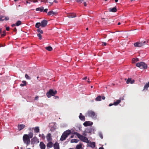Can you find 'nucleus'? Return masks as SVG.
I'll return each mask as SVG.
<instances>
[{
  "mask_svg": "<svg viewBox=\"0 0 149 149\" xmlns=\"http://www.w3.org/2000/svg\"><path fill=\"white\" fill-rule=\"evenodd\" d=\"M38 98V96H36L35 98V100H37Z\"/></svg>",
  "mask_w": 149,
  "mask_h": 149,
  "instance_id": "nucleus-46",
  "label": "nucleus"
},
{
  "mask_svg": "<svg viewBox=\"0 0 149 149\" xmlns=\"http://www.w3.org/2000/svg\"><path fill=\"white\" fill-rule=\"evenodd\" d=\"M93 86H91V88H93Z\"/></svg>",
  "mask_w": 149,
  "mask_h": 149,
  "instance_id": "nucleus-64",
  "label": "nucleus"
},
{
  "mask_svg": "<svg viewBox=\"0 0 149 149\" xmlns=\"http://www.w3.org/2000/svg\"><path fill=\"white\" fill-rule=\"evenodd\" d=\"M120 22H118V25H120Z\"/></svg>",
  "mask_w": 149,
  "mask_h": 149,
  "instance_id": "nucleus-61",
  "label": "nucleus"
},
{
  "mask_svg": "<svg viewBox=\"0 0 149 149\" xmlns=\"http://www.w3.org/2000/svg\"><path fill=\"white\" fill-rule=\"evenodd\" d=\"M23 140L24 143L28 145L30 143V138L28 137L27 134H24L23 137Z\"/></svg>",
  "mask_w": 149,
  "mask_h": 149,
  "instance_id": "nucleus-3",
  "label": "nucleus"
},
{
  "mask_svg": "<svg viewBox=\"0 0 149 149\" xmlns=\"http://www.w3.org/2000/svg\"><path fill=\"white\" fill-rule=\"evenodd\" d=\"M84 6H87V4L86 2H84Z\"/></svg>",
  "mask_w": 149,
  "mask_h": 149,
  "instance_id": "nucleus-49",
  "label": "nucleus"
},
{
  "mask_svg": "<svg viewBox=\"0 0 149 149\" xmlns=\"http://www.w3.org/2000/svg\"><path fill=\"white\" fill-rule=\"evenodd\" d=\"M99 135L100 136V137L102 139L103 138V136L101 132H99Z\"/></svg>",
  "mask_w": 149,
  "mask_h": 149,
  "instance_id": "nucleus-41",
  "label": "nucleus"
},
{
  "mask_svg": "<svg viewBox=\"0 0 149 149\" xmlns=\"http://www.w3.org/2000/svg\"><path fill=\"white\" fill-rule=\"evenodd\" d=\"M135 47H141L143 45L142 42H136L134 44Z\"/></svg>",
  "mask_w": 149,
  "mask_h": 149,
  "instance_id": "nucleus-11",
  "label": "nucleus"
},
{
  "mask_svg": "<svg viewBox=\"0 0 149 149\" xmlns=\"http://www.w3.org/2000/svg\"><path fill=\"white\" fill-rule=\"evenodd\" d=\"M57 93V91H54L52 89H50L49 90L48 92L46 93L47 96L49 98L51 96H53L55 95Z\"/></svg>",
  "mask_w": 149,
  "mask_h": 149,
  "instance_id": "nucleus-5",
  "label": "nucleus"
},
{
  "mask_svg": "<svg viewBox=\"0 0 149 149\" xmlns=\"http://www.w3.org/2000/svg\"><path fill=\"white\" fill-rule=\"evenodd\" d=\"M71 133V132L70 130H68L65 132L61 136L60 140L62 141L65 140Z\"/></svg>",
  "mask_w": 149,
  "mask_h": 149,
  "instance_id": "nucleus-1",
  "label": "nucleus"
},
{
  "mask_svg": "<svg viewBox=\"0 0 149 149\" xmlns=\"http://www.w3.org/2000/svg\"><path fill=\"white\" fill-rule=\"evenodd\" d=\"M102 46H106L107 45L106 43L105 42H102Z\"/></svg>",
  "mask_w": 149,
  "mask_h": 149,
  "instance_id": "nucleus-43",
  "label": "nucleus"
},
{
  "mask_svg": "<svg viewBox=\"0 0 149 149\" xmlns=\"http://www.w3.org/2000/svg\"><path fill=\"white\" fill-rule=\"evenodd\" d=\"M69 18H73L76 17V15L74 13H72L68 16Z\"/></svg>",
  "mask_w": 149,
  "mask_h": 149,
  "instance_id": "nucleus-26",
  "label": "nucleus"
},
{
  "mask_svg": "<svg viewBox=\"0 0 149 149\" xmlns=\"http://www.w3.org/2000/svg\"><path fill=\"white\" fill-rule=\"evenodd\" d=\"M39 136L42 139H44L45 138V136L43 134H39Z\"/></svg>",
  "mask_w": 149,
  "mask_h": 149,
  "instance_id": "nucleus-37",
  "label": "nucleus"
},
{
  "mask_svg": "<svg viewBox=\"0 0 149 149\" xmlns=\"http://www.w3.org/2000/svg\"><path fill=\"white\" fill-rule=\"evenodd\" d=\"M9 19L8 17L5 16H1L0 17V21H3L4 20L7 21Z\"/></svg>",
  "mask_w": 149,
  "mask_h": 149,
  "instance_id": "nucleus-13",
  "label": "nucleus"
},
{
  "mask_svg": "<svg viewBox=\"0 0 149 149\" xmlns=\"http://www.w3.org/2000/svg\"><path fill=\"white\" fill-rule=\"evenodd\" d=\"M56 13L55 12H54L52 10L50 11H49L47 13V15L48 16H51L53 15H54L56 14Z\"/></svg>",
  "mask_w": 149,
  "mask_h": 149,
  "instance_id": "nucleus-22",
  "label": "nucleus"
},
{
  "mask_svg": "<svg viewBox=\"0 0 149 149\" xmlns=\"http://www.w3.org/2000/svg\"><path fill=\"white\" fill-rule=\"evenodd\" d=\"M44 10V8L43 7H40L38 8H36V11H40L42 12Z\"/></svg>",
  "mask_w": 149,
  "mask_h": 149,
  "instance_id": "nucleus-23",
  "label": "nucleus"
},
{
  "mask_svg": "<svg viewBox=\"0 0 149 149\" xmlns=\"http://www.w3.org/2000/svg\"><path fill=\"white\" fill-rule=\"evenodd\" d=\"M37 31L39 33L42 34L43 33L42 31L40 28L38 29Z\"/></svg>",
  "mask_w": 149,
  "mask_h": 149,
  "instance_id": "nucleus-35",
  "label": "nucleus"
},
{
  "mask_svg": "<svg viewBox=\"0 0 149 149\" xmlns=\"http://www.w3.org/2000/svg\"><path fill=\"white\" fill-rule=\"evenodd\" d=\"M87 81H88V82H90V81H89V79H88Z\"/></svg>",
  "mask_w": 149,
  "mask_h": 149,
  "instance_id": "nucleus-62",
  "label": "nucleus"
},
{
  "mask_svg": "<svg viewBox=\"0 0 149 149\" xmlns=\"http://www.w3.org/2000/svg\"><path fill=\"white\" fill-rule=\"evenodd\" d=\"M134 82V80H132L131 78H128L126 81V83L127 84H129L130 83L131 84H133Z\"/></svg>",
  "mask_w": 149,
  "mask_h": 149,
  "instance_id": "nucleus-17",
  "label": "nucleus"
},
{
  "mask_svg": "<svg viewBox=\"0 0 149 149\" xmlns=\"http://www.w3.org/2000/svg\"><path fill=\"white\" fill-rule=\"evenodd\" d=\"M54 149H59V144L56 142L54 145ZM48 149H50L49 148Z\"/></svg>",
  "mask_w": 149,
  "mask_h": 149,
  "instance_id": "nucleus-19",
  "label": "nucleus"
},
{
  "mask_svg": "<svg viewBox=\"0 0 149 149\" xmlns=\"http://www.w3.org/2000/svg\"><path fill=\"white\" fill-rule=\"evenodd\" d=\"M86 30H88V28H86Z\"/></svg>",
  "mask_w": 149,
  "mask_h": 149,
  "instance_id": "nucleus-63",
  "label": "nucleus"
},
{
  "mask_svg": "<svg viewBox=\"0 0 149 149\" xmlns=\"http://www.w3.org/2000/svg\"><path fill=\"white\" fill-rule=\"evenodd\" d=\"M79 141V140L77 139H72L71 140L70 142L71 143H78Z\"/></svg>",
  "mask_w": 149,
  "mask_h": 149,
  "instance_id": "nucleus-30",
  "label": "nucleus"
},
{
  "mask_svg": "<svg viewBox=\"0 0 149 149\" xmlns=\"http://www.w3.org/2000/svg\"><path fill=\"white\" fill-rule=\"evenodd\" d=\"M9 27H7L6 28V30L7 31H8L9 30Z\"/></svg>",
  "mask_w": 149,
  "mask_h": 149,
  "instance_id": "nucleus-48",
  "label": "nucleus"
},
{
  "mask_svg": "<svg viewBox=\"0 0 149 149\" xmlns=\"http://www.w3.org/2000/svg\"><path fill=\"white\" fill-rule=\"evenodd\" d=\"M47 141L48 142H51L52 141L51 134L50 133H48L46 136Z\"/></svg>",
  "mask_w": 149,
  "mask_h": 149,
  "instance_id": "nucleus-10",
  "label": "nucleus"
},
{
  "mask_svg": "<svg viewBox=\"0 0 149 149\" xmlns=\"http://www.w3.org/2000/svg\"><path fill=\"white\" fill-rule=\"evenodd\" d=\"M88 145L89 146H90L91 148H93L95 146V142H90L88 143Z\"/></svg>",
  "mask_w": 149,
  "mask_h": 149,
  "instance_id": "nucleus-14",
  "label": "nucleus"
},
{
  "mask_svg": "<svg viewBox=\"0 0 149 149\" xmlns=\"http://www.w3.org/2000/svg\"><path fill=\"white\" fill-rule=\"evenodd\" d=\"M21 24V22L20 21H18L16 23V25L17 26H18L20 25Z\"/></svg>",
  "mask_w": 149,
  "mask_h": 149,
  "instance_id": "nucleus-36",
  "label": "nucleus"
},
{
  "mask_svg": "<svg viewBox=\"0 0 149 149\" xmlns=\"http://www.w3.org/2000/svg\"><path fill=\"white\" fill-rule=\"evenodd\" d=\"M138 61V59L137 58H133L132 60V63H134L136 62L137 61Z\"/></svg>",
  "mask_w": 149,
  "mask_h": 149,
  "instance_id": "nucleus-31",
  "label": "nucleus"
},
{
  "mask_svg": "<svg viewBox=\"0 0 149 149\" xmlns=\"http://www.w3.org/2000/svg\"><path fill=\"white\" fill-rule=\"evenodd\" d=\"M123 98H120L119 100H115L113 102V105L115 106L117 105L121 102V100H123Z\"/></svg>",
  "mask_w": 149,
  "mask_h": 149,
  "instance_id": "nucleus-7",
  "label": "nucleus"
},
{
  "mask_svg": "<svg viewBox=\"0 0 149 149\" xmlns=\"http://www.w3.org/2000/svg\"><path fill=\"white\" fill-rule=\"evenodd\" d=\"M99 149H104L102 147H100L99 148Z\"/></svg>",
  "mask_w": 149,
  "mask_h": 149,
  "instance_id": "nucleus-57",
  "label": "nucleus"
},
{
  "mask_svg": "<svg viewBox=\"0 0 149 149\" xmlns=\"http://www.w3.org/2000/svg\"><path fill=\"white\" fill-rule=\"evenodd\" d=\"M101 96H98L95 98V100L96 101H100L101 100Z\"/></svg>",
  "mask_w": 149,
  "mask_h": 149,
  "instance_id": "nucleus-33",
  "label": "nucleus"
},
{
  "mask_svg": "<svg viewBox=\"0 0 149 149\" xmlns=\"http://www.w3.org/2000/svg\"><path fill=\"white\" fill-rule=\"evenodd\" d=\"M88 116L92 118H96L97 116L95 112L92 111H88Z\"/></svg>",
  "mask_w": 149,
  "mask_h": 149,
  "instance_id": "nucleus-6",
  "label": "nucleus"
},
{
  "mask_svg": "<svg viewBox=\"0 0 149 149\" xmlns=\"http://www.w3.org/2000/svg\"><path fill=\"white\" fill-rule=\"evenodd\" d=\"M25 127V125L22 124L19 125L18 126V128L19 131H20L23 129Z\"/></svg>",
  "mask_w": 149,
  "mask_h": 149,
  "instance_id": "nucleus-15",
  "label": "nucleus"
},
{
  "mask_svg": "<svg viewBox=\"0 0 149 149\" xmlns=\"http://www.w3.org/2000/svg\"><path fill=\"white\" fill-rule=\"evenodd\" d=\"M36 1H33V2H37V0H35Z\"/></svg>",
  "mask_w": 149,
  "mask_h": 149,
  "instance_id": "nucleus-59",
  "label": "nucleus"
},
{
  "mask_svg": "<svg viewBox=\"0 0 149 149\" xmlns=\"http://www.w3.org/2000/svg\"><path fill=\"white\" fill-rule=\"evenodd\" d=\"M33 128H29V130H32L33 129Z\"/></svg>",
  "mask_w": 149,
  "mask_h": 149,
  "instance_id": "nucleus-55",
  "label": "nucleus"
},
{
  "mask_svg": "<svg viewBox=\"0 0 149 149\" xmlns=\"http://www.w3.org/2000/svg\"><path fill=\"white\" fill-rule=\"evenodd\" d=\"M93 124V122L90 121H86L83 124V125L85 127L91 126Z\"/></svg>",
  "mask_w": 149,
  "mask_h": 149,
  "instance_id": "nucleus-9",
  "label": "nucleus"
},
{
  "mask_svg": "<svg viewBox=\"0 0 149 149\" xmlns=\"http://www.w3.org/2000/svg\"><path fill=\"white\" fill-rule=\"evenodd\" d=\"M25 78L28 79H30L31 78L30 77H29L27 74H26L25 75Z\"/></svg>",
  "mask_w": 149,
  "mask_h": 149,
  "instance_id": "nucleus-39",
  "label": "nucleus"
},
{
  "mask_svg": "<svg viewBox=\"0 0 149 149\" xmlns=\"http://www.w3.org/2000/svg\"><path fill=\"white\" fill-rule=\"evenodd\" d=\"M118 1V0H115V2H117Z\"/></svg>",
  "mask_w": 149,
  "mask_h": 149,
  "instance_id": "nucleus-60",
  "label": "nucleus"
},
{
  "mask_svg": "<svg viewBox=\"0 0 149 149\" xmlns=\"http://www.w3.org/2000/svg\"><path fill=\"white\" fill-rule=\"evenodd\" d=\"M15 25H16V24H12V27H13V26H15Z\"/></svg>",
  "mask_w": 149,
  "mask_h": 149,
  "instance_id": "nucleus-56",
  "label": "nucleus"
},
{
  "mask_svg": "<svg viewBox=\"0 0 149 149\" xmlns=\"http://www.w3.org/2000/svg\"><path fill=\"white\" fill-rule=\"evenodd\" d=\"M136 65L141 69H145L147 67V65L143 62L137 63L136 64Z\"/></svg>",
  "mask_w": 149,
  "mask_h": 149,
  "instance_id": "nucleus-4",
  "label": "nucleus"
},
{
  "mask_svg": "<svg viewBox=\"0 0 149 149\" xmlns=\"http://www.w3.org/2000/svg\"><path fill=\"white\" fill-rule=\"evenodd\" d=\"M6 35V31H3V33L1 34V36L2 37H3L5 36Z\"/></svg>",
  "mask_w": 149,
  "mask_h": 149,
  "instance_id": "nucleus-38",
  "label": "nucleus"
},
{
  "mask_svg": "<svg viewBox=\"0 0 149 149\" xmlns=\"http://www.w3.org/2000/svg\"><path fill=\"white\" fill-rule=\"evenodd\" d=\"M42 27H44L46 26L47 23V21L45 19L43 20L40 23Z\"/></svg>",
  "mask_w": 149,
  "mask_h": 149,
  "instance_id": "nucleus-8",
  "label": "nucleus"
},
{
  "mask_svg": "<svg viewBox=\"0 0 149 149\" xmlns=\"http://www.w3.org/2000/svg\"><path fill=\"white\" fill-rule=\"evenodd\" d=\"M43 10V12L47 13V11H48V9L47 8L45 9V10Z\"/></svg>",
  "mask_w": 149,
  "mask_h": 149,
  "instance_id": "nucleus-44",
  "label": "nucleus"
},
{
  "mask_svg": "<svg viewBox=\"0 0 149 149\" xmlns=\"http://www.w3.org/2000/svg\"><path fill=\"white\" fill-rule=\"evenodd\" d=\"M102 99L103 100H104L105 99V97L103 96V97H102Z\"/></svg>",
  "mask_w": 149,
  "mask_h": 149,
  "instance_id": "nucleus-53",
  "label": "nucleus"
},
{
  "mask_svg": "<svg viewBox=\"0 0 149 149\" xmlns=\"http://www.w3.org/2000/svg\"><path fill=\"white\" fill-rule=\"evenodd\" d=\"M75 134L76 135V136H77V137L79 139L83 141L86 142V143H88L89 141L88 139L86 137L80 135L77 132L75 133Z\"/></svg>",
  "mask_w": 149,
  "mask_h": 149,
  "instance_id": "nucleus-2",
  "label": "nucleus"
},
{
  "mask_svg": "<svg viewBox=\"0 0 149 149\" xmlns=\"http://www.w3.org/2000/svg\"><path fill=\"white\" fill-rule=\"evenodd\" d=\"M28 137L30 138H32L33 136V134L32 132H30L28 134H27Z\"/></svg>",
  "mask_w": 149,
  "mask_h": 149,
  "instance_id": "nucleus-27",
  "label": "nucleus"
},
{
  "mask_svg": "<svg viewBox=\"0 0 149 149\" xmlns=\"http://www.w3.org/2000/svg\"><path fill=\"white\" fill-rule=\"evenodd\" d=\"M39 146L41 149H45V145L42 142H41L40 143Z\"/></svg>",
  "mask_w": 149,
  "mask_h": 149,
  "instance_id": "nucleus-16",
  "label": "nucleus"
},
{
  "mask_svg": "<svg viewBox=\"0 0 149 149\" xmlns=\"http://www.w3.org/2000/svg\"><path fill=\"white\" fill-rule=\"evenodd\" d=\"M37 36L38 37L39 39L40 40H41L42 39V35L40 33H38L37 34Z\"/></svg>",
  "mask_w": 149,
  "mask_h": 149,
  "instance_id": "nucleus-40",
  "label": "nucleus"
},
{
  "mask_svg": "<svg viewBox=\"0 0 149 149\" xmlns=\"http://www.w3.org/2000/svg\"><path fill=\"white\" fill-rule=\"evenodd\" d=\"M83 0H77V2L82 1Z\"/></svg>",
  "mask_w": 149,
  "mask_h": 149,
  "instance_id": "nucleus-52",
  "label": "nucleus"
},
{
  "mask_svg": "<svg viewBox=\"0 0 149 149\" xmlns=\"http://www.w3.org/2000/svg\"><path fill=\"white\" fill-rule=\"evenodd\" d=\"M113 105V104H110L109 105V106L110 107Z\"/></svg>",
  "mask_w": 149,
  "mask_h": 149,
  "instance_id": "nucleus-50",
  "label": "nucleus"
},
{
  "mask_svg": "<svg viewBox=\"0 0 149 149\" xmlns=\"http://www.w3.org/2000/svg\"><path fill=\"white\" fill-rule=\"evenodd\" d=\"M109 11L112 12H115L117 11V9L116 7H113L112 8H110L109 9Z\"/></svg>",
  "mask_w": 149,
  "mask_h": 149,
  "instance_id": "nucleus-20",
  "label": "nucleus"
},
{
  "mask_svg": "<svg viewBox=\"0 0 149 149\" xmlns=\"http://www.w3.org/2000/svg\"><path fill=\"white\" fill-rule=\"evenodd\" d=\"M1 31H2V29L1 28H0V34H1Z\"/></svg>",
  "mask_w": 149,
  "mask_h": 149,
  "instance_id": "nucleus-51",
  "label": "nucleus"
},
{
  "mask_svg": "<svg viewBox=\"0 0 149 149\" xmlns=\"http://www.w3.org/2000/svg\"><path fill=\"white\" fill-rule=\"evenodd\" d=\"M50 126L51 127V130L52 131H54L56 129V127L55 123H51Z\"/></svg>",
  "mask_w": 149,
  "mask_h": 149,
  "instance_id": "nucleus-12",
  "label": "nucleus"
},
{
  "mask_svg": "<svg viewBox=\"0 0 149 149\" xmlns=\"http://www.w3.org/2000/svg\"><path fill=\"white\" fill-rule=\"evenodd\" d=\"M143 43V45H144L145 44H147V43H148V40L144 41L143 42H142Z\"/></svg>",
  "mask_w": 149,
  "mask_h": 149,
  "instance_id": "nucleus-42",
  "label": "nucleus"
},
{
  "mask_svg": "<svg viewBox=\"0 0 149 149\" xmlns=\"http://www.w3.org/2000/svg\"><path fill=\"white\" fill-rule=\"evenodd\" d=\"M40 26H41V24L40 22L37 23L35 25L36 27L38 29L39 28V27Z\"/></svg>",
  "mask_w": 149,
  "mask_h": 149,
  "instance_id": "nucleus-28",
  "label": "nucleus"
},
{
  "mask_svg": "<svg viewBox=\"0 0 149 149\" xmlns=\"http://www.w3.org/2000/svg\"><path fill=\"white\" fill-rule=\"evenodd\" d=\"M74 137V135H72L71 136V138H73Z\"/></svg>",
  "mask_w": 149,
  "mask_h": 149,
  "instance_id": "nucleus-58",
  "label": "nucleus"
},
{
  "mask_svg": "<svg viewBox=\"0 0 149 149\" xmlns=\"http://www.w3.org/2000/svg\"><path fill=\"white\" fill-rule=\"evenodd\" d=\"M34 130L35 132L36 133H38L39 132L40 130L39 127H36L34 128Z\"/></svg>",
  "mask_w": 149,
  "mask_h": 149,
  "instance_id": "nucleus-24",
  "label": "nucleus"
},
{
  "mask_svg": "<svg viewBox=\"0 0 149 149\" xmlns=\"http://www.w3.org/2000/svg\"><path fill=\"white\" fill-rule=\"evenodd\" d=\"M45 48L47 50L49 51H52V48L50 46L46 47Z\"/></svg>",
  "mask_w": 149,
  "mask_h": 149,
  "instance_id": "nucleus-34",
  "label": "nucleus"
},
{
  "mask_svg": "<svg viewBox=\"0 0 149 149\" xmlns=\"http://www.w3.org/2000/svg\"><path fill=\"white\" fill-rule=\"evenodd\" d=\"M33 139V140H36V141H37V142H39V140H38V139H37V138H34Z\"/></svg>",
  "mask_w": 149,
  "mask_h": 149,
  "instance_id": "nucleus-45",
  "label": "nucleus"
},
{
  "mask_svg": "<svg viewBox=\"0 0 149 149\" xmlns=\"http://www.w3.org/2000/svg\"><path fill=\"white\" fill-rule=\"evenodd\" d=\"M22 83H23V84H20V86H25L26 85V81H22Z\"/></svg>",
  "mask_w": 149,
  "mask_h": 149,
  "instance_id": "nucleus-32",
  "label": "nucleus"
},
{
  "mask_svg": "<svg viewBox=\"0 0 149 149\" xmlns=\"http://www.w3.org/2000/svg\"><path fill=\"white\" fill-rule=\"evenodd\" d=\"M48 142V143H47V147L51 148L54 146L53 144L52 143V141Z\"/></svg>",
  "mask_w": 149,
  "mask_h": 149,
  "instance_id": "nucleus-18",
  "label": "nucleus"
},
{
  "mask_svg": "<svg viewBox=\"0 0 149 149\" xmlns=\"http://www.w3.org/2000/svg\"><path fill=\"white\" fill-rule=\"evenodd\" d=\"M54 97V98H55V99H57V98H58H58H59V97H58V96H55Z\"/></svg>",
  "mask_w": 149,
  "mask_h": 149,
  "instance_id": "nucleus-47",
  "label": "nucleus"
},
{
  "mask_svg": "<svg viewBox=\"0 0 149 149\" xmlns=\"http://www.w3.org/2000/svg\"><path fill=\"white\" fill-rule=\"evenodd\" d=\"M82 144L79 143L77 145L76 147V149H82Z\"/></svg>",
  "mask_w": 149,
  "mask_h": 149,
  "instance_id": "nucleus-25",
  "label": "nucleus"
},
{
  "mask_svg": "<svg viewBox=\"0 0 149 149\" xmlns=\"http://www.w3.org/2000/svg\"><path fill=\"white\" fill-rule=\"evenodd\" d=\"M148 87H149V82L145 85L144 87L143 90L146 89H147Z\"/></svg>",
  "mask_w": 149,
  "mask_h": 149,
  "instance_id": "nucleus-29",
  "label": "nucleus"
},
{
  "mask_svg": "<svg viewBox=\"0 0 149 149\" xmlns=\"http://www.w3.org/2000/svg\"><path fill=\"white\" fill-rule=\"evenodd\" d=\"M80 119L81 120L84 121L85 120V118L84 116H83L81 113H80V115L79 116Z\"/></svg>",
  "mask_w": 149,
  "mask_h": 149,
  "instance_id": "nucleus-21",
  "label": "nucleus"
},
{
  "mask_svg": "<svg viewBox=\"0 0 149 149\" xmlns=\"http://www.w3.org/2000/svg\"><path fill=\"white\" fill-rule=\"evenodd\" d=\"M87 79V77H85L84 78H83V79H84V80H86V79Z\"/></svg>",
  "mask_w": 149,
  "mask_h": 149,
  "instance_id": "nucleus-54",
  "label": "nucleus"
}]
</instances>
